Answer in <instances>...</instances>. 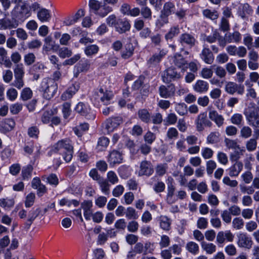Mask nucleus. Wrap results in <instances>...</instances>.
Wrapping results in <instances>:
<instances>
[{"mask_svg":"<svg viewBox=\"0 0 259 259\" xmlns=\"http://www.w3.org/2000/svg\"><path fill=\"white\" fill-rule=\"evenodd\" d=\"M180 32V29L178 26H175L171 27L169 31L165 34L166 39H172Z\"/></svg>","mask_w":259,"mask_h":259,"instance_id":"obj_48","label":"nucleus"},{"mask_svg":"<svg viewBox=\"0 0 259 259\" xmlns=\"http://www.w3.org/2000/svg\"><path fill=\"white\" fill-rule=\"evenodd\" d=\"M159 93L161 97L169 98L174 96L175 94V86L171 84L166 86L162 85L159 88Z\"/></svg>","mask_w":259,"mask_h":259,"instance_id":"obj_9","label":"nucleus"},{"mask_svg":"<svg viewBox=\"0 0 259 259\" xmlns=\"http://www.w3.org/2000/svg\"><path fill=\"white\" fill-rule=\"evenodd\" d=\"M225 143L226 146L228 149L237 150V149L240 148V146L237 144L236 140L226 138L225 139Z\"/></svg>","mask_w":259,"mask_h":259,"instance_id":"obj_53","label":"nucleus"},{"mask_svg":"<svg viewBox=\"0 0 259 259\" xmlns=\"http://www.w3.org/2000/svg\"><path fill=\"white\" fill-rule=\"evenodd\" d=\"M59 151L63 152L64 160L66 162H70L72 158L73 153V147L71 143L70 140L66 139L59 141L53 145L48 154L50 156H52L54 153Z\"/></svg>","mask_w":259,"mask_h":259,"instance_id":"obj_1","label":"nucleus"},{"mask_svg":"<svg viewBox=\"0 0 259 259\" xmlns=\"http://www.w3.org/2000/svg\"><path fill=\"white\" fill-rule=\"evenodd\" d=\"M42 178H46L47 182L50 185L57 186L59 183V179L57 176L54 174H51L47 177L44 176Z\"/></svg>","mask_w":259,"mask_h":259,"instance_id":"obj_56","label":"nucleus"},{"mask_svg":"<svg viewBox=\"0 0 259 259\" xmlns=\"http://www.w3.org/2000/svg\"><path fill=\"white\" fill-rule=\"evenodd\" d=\"M237 245L239 247L249 249L252 247L253 241L246 234L241 233L237 235Z\"/></svg>","mask_w":259,"mask_h":259,"instance_id":"obj_5","label":"nucleus"},{"mask_svg":"<svg viewBox=\"0 0 259 259\" xmlns=\"http://www.w3.org/2000/svg\"><path fill=\"white\" fill-rule=\"evenodd\" d=\"M36 57L33 53H29L26 54L24 57V60L25 63L27 65H31L35 62Z\"/></svg>","mask_w":259,"mask_h":259,"instance_id":"obj_60","label":"nucleus"},{"mask_svg":"<svg viewBox=\"0 0 259 259\" xmlns=\"http://www.w3.org/2000/svg\"><path fill=\"white\" fill-rule=\"evenodd\" d=\"M98 95L100 97L101 101L105 104H108L113 97L112 92L107 90L104 91L102 88L99 90Z\"/></svg>","mask_w":259,"mask_h":259,"instance_id":"obj_22","label":"nucleus"},{"mask_svg":"<svg viewBox=\"0 0 259 259\" xmlns=\"http://www.w3.org/2000/svg\"><path fill=\"white\" fill-rule=\"evenodd\" d=\"M77 91L78 88H76L74 85H72L62 94L61 99L63 101L69 100L73 97Z\"/></svg>","mask_w":259,"mask_h":259,"instance_id":"obj_29","label":"nucleus"},{"mask_svg":"<svg viewBox=\"0 0 259 259\" xmlns=\"http://www.w3.org/2000/svg\"><path fill=\"white\" fill-rule=\"evenodd\" d=\"M71 104L69 102H65L62 105V112L65 118H67L71 114Z\"/></svg>","mask_w":259,"mask_h":259,"instance_id":"obj_63","label":"nucleus"},{"mask_svg":"<svg viewBox=\"0 0 259 259\" xmlns=\"http://www.w3.org/2000/svg\"><path fill=\"white\" fill-rule=\"evenodd\" d=\"M201 247L203 250H204L207 253L210 254L215 252L217 249L216 245L211 243L203 242L201 243Z\"/></svg>","mask_w":259,"mask_h":259,"instance_id":"obj_35","label":"nucleus"},{"mask_svg":"<svg viewBox=\"0 0 259 259\" xmlns=\"http://www.w3.org/2000/svg\"><path fill=\"white\" fill-rule=\"evenodd\" d=\"M244 221L240 218H235L233 220L232 226L236 230L241 229L244 226Z\"/></svg>","mask_w":259,"mask_h":259,"instance_id":"obj_62","label":"nucleus"},{"mask_svg":"<svg viewBox=\"0 0 259 259\" xmlns=\"http://www.w3.org/2000/svg\"><path fill=\"white\" fill-rule=\"evenodd\" d=\"M84 15V11L83 9H79L75 14L70 17H67L64 21V23L67 26H70L75 23L78 20Z\"/></svg>","mask_w":259,"mask_h":259,"instance_id":"obj_13","label":"nucleus"},{"mask_svg":"<svg viewBox=\"0 0 259 259\" xmlns=\"http://www.w3.org/2000/svg\"><path fill=\"white\" fill-rule=\"evenodd\" d=\"M18 23L16 20L9 19H2L0 20L1 28L3 30L16 28L18 26Z\"/></svg>","mask_w":259,"mask_h":259,"instance_id":"obj_16","label":"nucleus"},{"mask_svg":"<svg viewBox=\"0 0 259 259\" xmlns=\"http://www.w3.org/2000/svg\"><path fill=\"white\" fill-rule=\"evenodd\" d=\"M115 28L119 33H123L128 31L131 28V24L127 20H122L118 19L117 23H116Z\"/></svg>","mask_w":259,"mask_h":259,"instance_id":"obj_15","label":"nucleus"},{"mask_svg":"<svg viewBox=\"0 0 259 259\" xmlns=\"http://www.w3.org/2000/svg\"><path fill=\"white\" fill-rule=\"evenodd\" d=\"M93 203L91 200L84 201L81 204V208L83 209V215L87 220H90L93 214L92 208Z\"/></svg>","mask_w":259,"mask_h":259,"instance_id":"obj_14","label":"nucleus"},{"mask_svg":"<svg viewBox=\"0 0 259 259\" xmlns=\"http://www.w3.org/2000/svg\"><path fill=\"white\" fill-rule=\"evenodd\" d=\"M209 89V84L205 81L198 80L193 85L194 90L200 93L206 92Z\"/></svg>","mask_w":259,"mask_h":259,"instance_id":"obj_19","label":"nucleus"},{"mask_svg":"<svg viewBox=\"0 0 259 259\" xmlns=\"http://www.w3.org/2000/svg\"><path fill=\"white\" fill-rule=\"evenodd\" d=\"M175 9V6L174 4L170 2H168L164 4L163 9L160 12L169 16L172 13H174Z\"/></svg>","mask_w":259,"mask_h":259,"instance_id":"obj_33","label":"nucleus"},{"mask_svg":"<svg viewBox=\"0 0 259 259\" xmlns=\"http://www.w3.org/2000/svg\"><path fill=\"white\" fill-rule=\"evenodd\" d=\"M32 97V92L29 88H25L21 93V98L23 101H27Z\"/></svg>","mask_w":259,"mask_h":259,"instance_id":"obj_54","label":"nucleus"},{"mask_svg":"<svg viewBox=\"0 0 259 259\" xmlns=\"http://www.w3.org/2000/svg\"><path fill=\"white\" fill-rule=\"evenodd\" d=\"M142 17L146 20H151L152 17V12L147 6L142 7L140 12Z\"/></svg>","mask_w":259,"mask_h":259,"instance_id":"obj_43","label":"nucleus"},{"mask_svg":"<svg viewBox=\"0 0 259 259\" xmlns=\"http://www.w3.org/2000/svg\"><path fill=\"white\" fill-rule=\"evenodd\" d=\"M15 201L13 199L7 198L0 199V206L6 210L12 207Z\"/></svg>","mask_w":259,"mask_h":259,"instance_id":"obj_36","label":"nucleus"},{"mask_svg":"<svg viewBox=\"0 0 259 259\" xmlns=\"http://www.w3.org/2000/svg\"><path fill=\"white\" fill-rule=\"evenodd\" d=\"M45 44L43 46L42 49L46 52L50 51H57L59 48V46L55 45V41L52 40L51 36H49L45 38Z\"/></svg>","mask_w":259,"mask_h":259,"instance_id":"obj_17","label":"nucleus"},{"mask_svg":"<svg viewBox=\"0 0 259 259\" xmlns=\"http://www.w3.org/2000/svg\"><path fill=\"white\" fill-rule=\"evenodd\" d=\"M15 121L13 118H6L3 123V127L7 132L12 131L15 126Z\"/></svg>","mask_w":259,"mask_h":259,"instance_id":"obj_41","label":"nucleus"},{"mask_svg":"<svg viewBox=\"0 0 259 259\" xmlns=\"http://www.w3.org/2000/svg\"><path fill=\"white\" fill-rule=\"evenodd\" d=\"M168 23V16L160 12L159 18L156 20L155 25L158 28H161Z\"/></svg>","mask_w":259,"mask_h":259,"instance_id":"obj_38","label":"nucleus"},{"mask_svg":"<svg viewBox=\"0 0 259 259\" xmlns=\"http://www.w3.org/2000/svg\"><path fill=\"white\" fill-rule=\"evenodd\" d=\"M162 77L163 82L169 83L172 80L180 78L181 75L176 71L175 68H169L163 72Z\"/></svg>","mask_w":259,"mask_h":259,"instance_id":"obj_10","label":"nucleus"},{"mask_svg":"<svg viewBox=\"0 0 259 259\" xmlns=\"http://www.w3.org/2000/svg\"><path fill=\"white\" fill-rule=\"evenodd\" d=\"M14 77H24V69L22 64H16L14 69Z\"/></svg>","mask_w":259,"mask_h":259,"instance_id":"obj_50","label":"nucleus"},{"mask_svg":"<svg viewBox=\"0 0 259 259\" xmlns=\"http://www.w3.org/2000/svg\"><path fill=\"white\" fill-rule=\"evenodd\" d=\"M259 102L258 105L251 102L244 111V114L250 125L259 127Z\"/></svg>","mask_w":259,"mask_h":259,"instance_id":"obj_2","label":"nucleus"},{"mask_svg":"<svg viewBox=\"0 0 259 259\" xmlns=\"http://www.w3.org/2000/svg\"><path fill=\"white\" fill-rule=\"evenodd\" d=\"M175 110L179 115L184 116L187 113V106L185 103H177Z\"/></svg>","mask_w":259,"mask_h":259,"instance_id":"obj_46","label":"nucleus"},{"mask_svg":"<svg viewBox=\"0 0 259 259\" xmlns=\"http://www.w3.org/2000/svg\"><path fill=\"white\" fill-rule=\"evenodd\" d=\"M138 116L141 121L149 123L151 120V114L146 109H140L138 112Z\"/></svg>","mask_w":259,"mask_h":259,"instance_id":"obj_30","label":"nucleus"},{"mask_svg":"<svg viewBox=\"0 0 259 259\" xmlns=\"http://www.w3.org/2000/svg\"><path fill=\"white\" fill-rule=\"evenodd\" d=\"M217 167L216 162L212 160H209L206 162V170L207 175H211Z\"/></svg>","mask_w":259,"mask_h":259,"instance_id":"obj_49","label":"nucleus"},{"mask_svg":"<svg viewBox=\"0 0 259 259\" xmlns=\"http://www.w3.org/2000/svg\"><path fill=\"white\" fill-rule=\"evenodd\" d=\"M75 110L77 112L83 116L87 115L90 111V107L82 102L78 103L76 105Z\"/></svg>","mask_w":259,"mask_h":259,"instance_id":"obj_31","label":"nucleus"},{"mask_svg":"<svg viewBox=\"0 0 259 259\" xmlns=\"http://www.w3.org/2000/svg\"><path fill=\"white\" fill-rule=\"evenodd\" d=\"M205 118V115L204 113L200 114L198 116L196 120V129L197 131L201 132L204 130Z\"/></svg>","mask_w":259,"mask_h":259,"instance_id":"obj_34","label":"nucleus"},{"mask_svg":"<svg viewBox=\"0 0 259 259\" xmlns=\"http://www.w3.org/2000/svg\"><path fill=\"white\" fill-rule=\"evenodd\" d=\"M230 120L231 122L237 125L242 124L243 121V116L239 113L234 114L231 117Z\"/></svg>","mask_w":259,"mask_h":259,"instance_id":"obj_58","label":"nucleus"},{"mask_svg":"<svg viewBox=\"0 0 259 259\" xmlns=\"http://www.w3.org/2000/svg\"><path fill=\"white\" fill-rule=\"evenodd\" d=\"M91 67L90 61L87 59L79 61L74 68L73 76L77 78L80 73L88 72Z\"/></svg>","mask_w":259,"mask_h":259,"instance_id":"obj_4","label":"nucleus"},{"mask_svg":"<svg viewBox=\"0 0 259 259\" xmlns=\"http://www.w3.org/2000/svg\"><path fill=\"white\" fill-rule=\"evenodd\" d=\"M225 251L229 256H235L237 253V248L233 244L227 245L225 247Z\"/></svg>","mask_w":259,"mask_h":259,"instance_id":"obj_55","label":"nucleus"},{"mask_svg":"<svg viewBox=\"0 0 259 259\" xmlns=\"http://www.w3.org/2000/svg\"><path fill=\"white\" fill-rule=\"evenodd\" d=\"M178 136L179 132L176 128L170 127L168 128L166 133V137L168 140L176 139L178 137Z\"/></svg>","mask_w":259,"mask_h":259,"instance_id":"obj_59","label":"nucleus"},{"mask_svg":"<svg viewBox=\"0 0 259 259\" xmlns=\"http://www.w3.org/2000/svg\"><path fill=\"white\" fill-rule=\"evenodd\" d=\"M37 17L41 22L48 21L51 18L50 11L46 9H41L37 13Z\"/></svg>","mask_w":259,"mask_h":259,"instance_id":"obj_32","label":"nucleus"},{"mask_svg":"<svg viewBox=\"0 0 259 259\" xmlns=\"http://www.w3.org/2000/svg\"><path fill=\"white\" fill-rule=\"evenodd\" d=\"M33 167L31 165H28L24 167L22 171V177L24 179H28L31 176Z\"/></svg>","mask_w":259,"mask_h":259,"instance_id":"obj_64","label":"nucleus"},{"mask_svg":"<svg viewBox=\"0 0 259 259\" xmlns=\"http://www.w3.org/2000/svg\"><path fill=\"white\" fill-rule=\"evenodd\" d=\"M123 122L121 117L117 116L110 118L106 120L105 122V127L108 132H112L115 128L118 127Z\"/></svg>","mask_w":259,"mask_h":259,"instance_id":"obj_8","label":"nucleus"},{"mask_svg":"<svg viewBox=\"0 0 259 259\" xmlns=\"http://www.w3.org/2000/svg\"><path fill=\"white\" fill-rule=\"evenodd\" d=\"M226 41L228 43H238L241 40V34L238 31H234L225 35Z\"/></svg>","mask_w":259,"mask_h":259,"instance_id":"obj_26","label":"nucleus"},{"mask_svg":"<svg viewBox=\"0 0 259 259\" xmlns=\"http://www.w3.org/2000/svg\"><path fill=\"white\" fill-rule=\"evenodd\" d=\"M173 62L179 68H182L184 71H185L184 68H187L188 67L187 61L180 54L177 53L174 55Z\"/></svg>","mask_w":259,"mask_h":259,"instance_id":"obj_20","label":"nucleus"},{"mask_svg":"<svg viewBox=\"0 0 259 259\" xmlns=\"http://www.w3.org/2000/svg\"><path fill=\"white\" fill-rule=\"evenodd\" d=\"M201 58L207 64H211L212 63L214 58L212 53L208 48H204L202 51Z\"/></svg>","mask_w":259,"mask_h":259,"instance_id":"obj_27","label":"nucleus"},{"mask_svg":"<svg viewBox=\"0 0 259 259\" xmlns=\"http://www.w3.org/2000/svg\"><path fill=\"white\" fill-rule=\"evenodd\" d=\"M42 212L40 208H32L28 212L27 219L24 223L25 228L29 229L34 220Z\"/></svg>","mask_w":259,"mask_h":259,"instance_id":"obj_12","label":"nucleus"},{"mask_svg":"<svg viewBox=\"0 0 259 259\" xmlns=\"http://www.w3.org/2000/svg\"><path fill=\"white\" fill-rule=\"evenodd\" d=\"M209 118L213 121L218 127L223 126L225 118L215 110H210L208 113Z\"/></svg>","mask_w":259,"mask_h":259,"instance_id":"obj_11","label":"nucleus"},{"mask_svg":"<svg viewBox=\"0 0 259 259\" xmlns=\"http://www.w3.org/2000/svg\"><path fill=\"white\" fill-rule=\"evenodd\" d=\"M13 32H15L17 38L22 40H25L28 37L27 33L23 28H18L16 30H13Z\"/></svg>","mask_w":259,"mask_h":259,"instance_id":"obj_52","label":"nucleus"},{"mask_svg":"<svg viewBox=\"0 0 259 259\" xmlns=\"http://www.w3.org/2000/svg\"><path fill=\"white\" fill-rule=\"evenodd\" d=\"M202 13L205 17L213 20L217 19L219 17V13L215 10L211 11L209 9H205L203 11Z\"/></svg>","mask_w":259,"mask_h":259,"instance_id":"obj_44","label":"nucleus"},{"mask_svg":"<svg viewBox=\"0 0 259 259\" xmlns=\"http://www.w3.org/2000/svg\"><path fill=\"white\" fill-rule=\"evenodd\" d=\"M180 41L182 44H185L191 48L195 45L196 39L192 35L185 33L181 35Z\"/></svg>","mask_w":259,"mask_h":259,"instance_id":"obj_18","label":"nucleus"},{"mask_svg":"<svg viewBox=\"0 0 259 259\" xmlns=\"http://www.w3.org/2000/svg\"><path fill=\"white\" fill-rule=\"evenodd\" d=\"M243 163L239 161L236 162L231 166L229 170V174L231 177H237L243 168Z\"/></svg>","mask_w":259,"mask_h":259,"instance_id":"obj_25","label":"nucleus"},{"mask_svg":"<svg viewBox=\"0 0 259 259\" xmlns=\"http://www.w3.org/2000/svg\"><path fill=\"white\" fill-rule=\"evenodd\" d=\"M41 88L43 91L44 97L47 100H50L57 92L58 84L50 78H45L41 83Z\"/></svg>","mask_w":259,"mask_h":259,"instance_id":"obj_3","label":"nucleus"},{"mask_svg":"<svg viewBox=\"0 0 259 259\" xmlns=\"http://www.w3.org/2000/svg\"><path fill=\"white\" fill-rule=\"evenodd\" d=\"M244 150L240 148L234 150V152L231 153L230 155V160L231 161L237 162L240 159L241 156L243 155Z\"/></svg>","mask_w":259,"mask_h":259,"instance_id":"obj_45","label":"nucleus"},{"mask_svg":"<svg viewBox=\"0 0 259 259\" xmlns=\"http://www.w3.org/2000/svg\"><path fill=\"white\" fill-rule=\"evenodd\" d=\"M214 152L210 148L204 147L201 149V155L204 159H209L212 157Z\"/></svg>","mask_w":259,"mask_h":259,"instance_id":"obj_51","label":"nucleus"},{"mask_svg":"<svg viewBox=\"0 0 259 259\" xmlns=\"http://www.w3.org/2000/svg\"><path fill=\"white\" fill-rule=\"evenodd\" d=\"M134 48L132 43H127L125 46V49L121 53V57L124 59H127L131 57L134 53Z\"/></svg>","mask_w":259,"mask_h":259,"instance_id":"obj_28","label":"nucleus"},{"mask_svg":"<svg viewBox=\"0 0 259 259\" xmlns=\"http://www.w3.org/2000/svg\"><path fill=\"white\" fill-rule=\"evenodd\" d=\"M186 248L189 252L193 254H196L199 251L198 245L193 241L188 242L186 244Z\"/></svg>","mask_w":259,"mask_h":259,"instance_id":"obj_42","label":"nucleus"},{"mask_svg":"<svg viewBox=\"0 0 259 259\" xmlns=\"http://www.w3.org/2000/svg\"><path fill=\"white\" fill-rule=\"evenodd\" d=\"M153 172L154 169L150 161L143 160L141 162L138 172L139 176H146L149 177L153 174Z\"/></svg>","mask_w":259,"mask_h":259,"instance_id":"obj_6","label":"nucleus"},{"mask_svg":"<svg viewBox=\"0 0 259 259\" xmlns=\"http://www.w3.org/2000/svg\"><path fill=\"white\" fill-rule=\"evenodd\" d=\"M125 216L128 220H136L138 218L139 216L136 210L132 207H127L125 211Z\"/></svg>","mask_w":259,"mask_h":259,"instance_id":"obj_47","label":"nucleus"},{"mask_svg":"<svg viewBox=\"0 0 259 259\" xmlns=\"http://www.w3.org/2000/svg\"><path fill=\"white\" fill-rule=\"evenodd\" d=\"M99 50V48L98 46L91 45L85 47L84 49V53L87 56L90 57L97 54Z\"/></svg>","mask_w":259,"mask_h":259,"instance_id":"obj_37","label":"nucleus"},{"mask_svg":"<svg viewBox=\"0 0 259 259\" xmlns=\"http://www.w3.org/2000/svg\"><path fill=\"white\" fill-rule=\"evenodd\" d=\"M122 160L121 154L118 151H113L109 155L108 161L110 164L114 165L115 164L120 163Z\"/></svg>","mask_w":259,"mask_h":259,"instance_id":"obj_24","label":"nucleus"},{"mask_svg":"<svg viewBox=\"0 0 259 259\" xmlns=\"http://www.w3.org/2000/svg\"><path fill=\"white\" fill-rule=\"evenodd\" d=\"M220 135L218 132H211L207 137L208 144H215L219 142Z\"/></svg>","mask_w":259,"mask_h":259,"instance_id":"obj_40","label":"nucleus"},{"mask_svg":"<svg viewBox=\"0 0 259 259\" xmlns=\"http://www.w3.org/2000/svg\"><path fill=\"white\" fill-rule=\"evenodd\" d=\"M167 52L161 50L158 53L154 54L148 61V64L155 65L160 62L161 59L166 55Z\"/></svg>","mask_w":259,"mask_h":259,"instance_id":"obj_21","label":"nucleus"},{"mask_svg":"<svg viewBox=\"0 0 259 259\" xmlns=\"http://www.w3.org/2000/svg\"><path fill=\"white\" fill-rule=\"evenodd\" d=\"M101 190L105 194L108 195L110 191V184L108 181L102 178L99 181H98Z\"/></svg>","mask_w":259,"mask_h":259,"instance_id":"obj_39","label":"nucleus"},{"mask_svg":"<svg viewBox=\"0 0 259 259\" xmlns=\"http://www.w3.org/2000/svg\"><path fill=\"white\" fill-rule=\"evenodd\" d=\"M225 91L231 95H233L236 92L238 94L242 95L244 92V87L243 85H239L234 82L229 81L225 85Z\"/></svg>","mask_w":259,"mask_h":259,"instance_id":"obj_7","label":"nucleus"},{"mask_svg":"<svg viewBox=\"0 0 259 259\" xmlns=\"http://www.w3.org/2000/svg\"><path fill=\"white\" fill-rule=\"evenodd\" d=\"M160 227L163 230L168 231L170 229L171 223V220L165 215H161L159 217Z\"/></svg>","mask_w":259,"mask_h":259,"instance_id":"obj_23","label":"nucleus"},{"mask_svg":"<svg viewBox=\"0 0 259 259\" xmlns=\"http://www.w3.org/2000/svg\"><path fill=\"white\" fill-rule=\"evenodd\" d=\"M41 46V41L37 39H32L27 44V47L30 50L38 49Z\"/></svg>","mask_w":259,"mask_h":259,"instance_id":"obj_57","label":"nucleus"},{"mask_svg":"<svg viewBox=\"0 0 259 259\" xmlns=\"http://www.w3.org/2000/svg\"><path fill=\"white\" fill-rule=\"evenodd\" d=\"M24 77H14L15 79L11 85L20 90L24 85Z\"/></svg>","mask_w":259,"mask_h":259,"instance_id":"obj_61","label":"nucleus"}]
</instances>
